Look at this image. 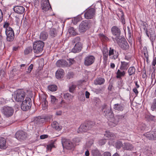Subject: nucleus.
Segmentation results:
<instances>
[{"mask_svg": "<svg viewBox=\"0 0 156 156\" xmlns=\"http://www.w3.org/2000/svg\"><path fill=\"white\" fill-rule=\"evenodd\" d=\"M101 111L103 112V115L108 119H112L114 117V114L112 111L111 107L107 105L104 104L101 106Z\"/></svg>", "mask_w": 156, "mask_h": 156, "instance_id": "1", "label": "nucleus"}, {"mask_svg": "<svg viewBox=\"0 0 156 156\" xmlns=\"http://www.w3.org/2000/svg\"><path fill=\"white\" fill-rule=\"evenodd\" d=\"M115 39L117 43L122 49L126 50L129 48V46L125 38H122L121 37H117Z\"/></svg>", "mask_w": 156, "mask_h": 156, "instance_id": "2", "label": "nucleus"}, {"mask_svg": "<svg viewBox=\"0 0 156 156\" xmlns=\"http://www.w3.org/2000/svg\"><path fill=\"white\" fill-rule=\"evenodd\" d=\"M25 96V92L23 90H19L15 93L14 98L16 101L21 102L24 100Z\"/></svg>", "mask_w": 156, "mask_h": 156, "instance_id": "3", "label": "nucleus"}, {"mask_svg": "<svg viewBox=\"0 0 156 156\" xmlns=\"http://www.w3.org/2000/svg\"><path fill=\"white\" fill-rule=\"evenodd\" d=\"M91 26L90 20L83 21L80 24L79 31L80 33H84Z\"/></svg>", "mask_w": 156, "mask_h": 156, "instance_id": "4", "label": "nucleus"}, {"mask_svg": "<svg viewBox=\"0 0 156 156\" xmlns=\"http://www.w3.org/2000/svg\"><path fill=\"white\" fill-rule=\"evenodd\" d=\"M44 44L41 41H35L33 44V49L34 51L36 53H39L41 52L43 49Z\"/></svg>", "mask_w": 156, "mask_h": 156, "instance_id": "5", "label": "nucleus"}, {"mask_svg": "<svg viewBox=\"0 0 156 156\" xmlns=\"http://www.w3.org/2000/svg\"><path fill=\"white\" fill-rule=\"evenodd\" d=\"M94 124V123L91 122H87L82 124L79 128V131L81 132H87L92 128Z\"/></svg>", "mask_w": 156, "mask_h": 156, "instance_id": "6", "label": "nucleus"}, {"mask_svg": "<svg viewBox=\"0 0 156 156\" xmlns=\"http://www.w3.org/2000/svg\"><path fill=\"white\" fill-rule=\"evenodd\" d=\"M125 116V114L117 115L115 117H113L111 119V121L108 123V124L111 127L115 126L120 120L124 118Z\"/></svg>", "mask_w": 156, "mask_h": 156, "instance_id": "7", "label": "nucleus"}, {"mask_svg": "<svg viewBox=\"0 0 156 156\" xmlns=\"http://www.w3.org/2000/svg\"><path fill=\"white\" fill-rule=\"evenodd\" d=\"M31 106V100L29 98L26 97L24 101H22L21 108L22 110L26 111L30 109Z\"/></svg>", "mask_w": 156, "mask_h": 156, "instance_id": "8", "label": "nucleus"}, {"mask_svg": "<svg viewBox=\"0 0 156 156\" xmlns=\"http://www.w3.org/2000/svg\"><path fill=\"white\" fill-rule=\"evenodd\" d=\"M41 7L44 12H46L49 10L50 9H51L49 0H41Z\"/></svg>", "mask_w": 156, "mask_h": 156, "instance_id": "9", "label": "nucleus"}, {"mask_svg": "<svg viewBox=\"0 0 156 156\" xmlns=\"http://www.w3.org/2000/svg\"><path fill=\"white\" fill-rule=\"evenodd\" d=\"M14 110L11 107H4L2 109L3 114L6 117L11 116L13 114Z\"/></svg>", "mask_w": 156, "mask_h": 156, "instance_id": "10", "label": "nucleus"}, {"mask_svg": "<svg viewBox=\"0 0 156 156\" xmlns=\"http://www.w3.org/2000/svg\"><path fill=\"white\" fill-rule=\"evenodd\" d=\"M95 9L94 8H90L86 10L84 13V17L87 19H91L94 16Z\"/></svg>", "mask_w": 156, "mask_h": 156, "instance_id": "11", "label": "nucleus"}, {"mask_svg": "<svg viewBox=\"0 0 156 156\" xmlns=\"http://www.w3.org/2000/svg\"><path fill=\"white\" fill-rule=\"evenodd\" d=\"M7 40L8 41H12L14 38V33L12 28H8L5 30Z\"/></svg>", "mask_w": 156, "mask_h": 156, "instance_id": "12", "label": "nucleus"}, {"mask_svg": "<svg viewBox=\"0 0 156 156\" xmlns=\"http://www.w3.org/2000/svg\"><path fill=\"white\" fill-rule=\"evenodd\" d=\"M62 143L63 146L67 149H72L75 146L74 144L72 142L69 140L66 139H63Z\"/></svg>", "mask_w": 156, "mask_h": 156, "instance_id": "13", "label": "nucleus"}, {"mask_svg": "<svg viewBox=\"0 0 156 156\" xmlns=\"http://www.w3.org/2000/svg\"><path fill=\"white\" fill-rule=\"evenodd\" d=\"M108 55L109 56L113 55L111 57V58L115 59L117 58L119 56V51L117 50L114 49L113 48H110L109 51Z\"/></svg>", "mask_w": 156, "mask_h": 156, "instance_id": "14", "label": "nucleus"}, {"mask_svg": "<svg viewBox=\"0 0 156 156\" xmlns=\"http://www.w3.org/2000/svg\"><path fill=\"white\" fill-rule=\"evenodd\" d=\"M94 60L95 58L93 56H88L84 59V64L85 66H90L94 62Z\"/></svg>", "mask_w": 156, "mask_h": 156, "instance_id": "15", "label": "nucleus"}, {"mask_svg": "<svg viewBox=\"0 0 156 156\" xmlns=\"http://www.w3.org/2000/svg\"><path fill=\"white\" fill-rule=\"evenodd\" d=\"M16 138L20 140L24 139L27 137L25 133L23 131H17L16 134Z\"/></svg>", "mask_w": 156, "mask_h": 156, "instance_id": "16", "label": "nucleus"}, {"mask_svg": "<svg viewBox=\"0 0 156 156\" xmlns=\"http://www.w3.org/2000/svg\"><path fill=\"white\" fill-rule=\"evenodd\" d=\"M82 48V44L80 42H77L72 50V52L74 53L80 51Z\"/></svg>", "mask_w": 156, "mask_h": 156, "instance_id": "17", "label": "nucleus"}, {"mask_svg": "<svg viewBox=\"0 0 156 156\" xmlns=\"http://www.w3.org/2000/svg\"><path fill=\"white\" fill-rule=\"evenodd\" d=\"M113 108L118 111L122 112L124 109L125 105L122 103L116 104L114 105Z\"/></svg>", "mask_w": 156, "mask_h": 156, "instance_id": "18", "label": "nucleus"}, {"mask_svg": "<svg viewBox=\"0 0 156 156\" xmlns=\"http://www.w3.org/2000/svg\"><path fill=\"white\" fill-rule=\"evenodd\" d=\"M13 9L16 13L20 14L23 13L25 11L24 7L20 5L14 6Z\"/></svg>", "mask_w": 156, "mask_h": 156, "instance_id": "19", "label": "nucleus"}, {"mask_svg": "<svg viewBox=\"0 0 156 156\" xmlns=\"http://www.w3.org/2000/svg\"><path fill=\"white\" fill-rule=\"evenodd\" d=\"M67 62L65 60L61 59L58 60L56 63V66L58 67H63L66 66Z\"/></svg>", "mask_w": 156, "mask_h": 156, "instance_id": "20", "label": "nucleus"}, {"mask_svg": "<svg viewBox=\"0 0 156 156\" xmlns=\"http://www.w3.org/2000/svg\"><path fill=\"white\" fill-rule=\"evenodd\" d=\"M111 31L113 35L120 37L119 35L121 34V30L118 27L116 26L113 27L111 28Z\"/></svg>", "mask_w": 156, "mask_h": 156, "instance_id": "21", "label": "nucleus"}, {"mask_svg": "<svg viewBox=\"0 0 156 156\" xmlns=\"http://www.w3.org/2000/svg\"><path fill=\"white\" fill-rule=\"evenodd\" d=\"M64 74L63 70L62 69H59L56 72L55 76L57 79H60L63 77Z\"/></svg>", "mask_w": 156, "mask_h": 156, "instance_id": "22", "label": "nucleus"}, {"mask_svg": "<svg viewBox=\"0 0 156 156\" xmlns=\"http://www.w3.org/2000/svg\"><path fill=\"white\" fill-rule=\"evenodd\" d=\"M105 140H113L115 138V136L113 133L109 132H106L105 134Z\"/></svg>", "mask_w": 156, "mask_h": 156, "instance_id": "23", "label": "nucleus"}, {"mask_svg": "<svg viewBox=\"0 0 156 156\" xmlns=\"http://www.w3.org/2000/svg\"><path fill=\"white\" fill-rule=\"evenodd\" d=\"M40 99L42 101V105L43 106V108L45 109L47 106H48V102L46 101V96L44 95H42Z\"/></svg>", "mask_w": 156, "mask_h": 156, "instance_id": "24", "label": "nucleus"}, {"mask_svg": "<svg viewBox=\"0 0 156 156\" xmlns=\"http://www.w3.org/2000/svg\"><path fill=\"white\" fill-rule=\"evenodd\" d=\"M5 139L2 137H0V148L2 149H5L7 147L6 144Z\"/></svg>", "mask_w": 156, "mask_h": 156, "instance_id": "25", "label": "nucleus"}, {"mask_svg": "<svg viewBox=\"0 0 156 156\" xmlns=\"http://www.w3.org/2000/svg\"><path fill=\"white\" fill-rule=\"evenodd\" d=\"M122 148L125 150H132L133 148V147L129 143H125L123 144Z\"/></svg>", "mask_w": 156, "mask_h": 156, "instance_id": "26", "label": "nucleus"}, {"mask_svg": "<svg viewBox=\"0 0 156 156\" xmlns=\"http://www.w3.org/2000/svg\"><path fill=\"white\" fill-rule=\"evenodd\" d=\"M126 71L118 69L116 73V77L117 78H120L122 77L125 76L126 73Z\"/></svg>", "mask_w": 156, "mask_h": 156, "instance_id": "27", "label": "nucleus"}, {"mask_svg": "<svg viewBox=\"0 0 156 156\" xmlns=\"http://www.w3.org/2000/svg\"><path fill=\"white\" fill-rule=\"evenodd\" d=\"M48 37V33L45 31H43L40 33L39 38L40 40L45 41L47 39Z\"/></svg>", "mask_w": 156, "mask_h": 156, "instance_id": "28", "label": "nucleus"}, {"mask_svg": "<svg viewBox=\"0 0 156 156\" xmlns=\"http://www.w3.org/2000/svg\"><path fill=\"white\" fill-rule=\"evenodd\" d=\"M105 81L104 78L99 77L96 78L94 81V84L96 85H101L103 84Z\"/></svg>", "mask_w": 156, "mask_h": 156, "instance_id": "29", "label": "nucleus"}, {"mask_svg": "<svg viewBox=\"0 0 156 156\" xmlns=\"http://www.w3.org/2000/svg\"><path fill=\"white\" fill-rule=\"evenodd\" d=\"M51 125L53 128L58 131L61 130L62 128V126L56 121L54 122Z\"/></svg>", "mask_w": 156, "mask_h": 156, "instance_id": "30", "label": "nucleus"}, {"mask_svg": "<svg viewBox=\"0 0 156 156\" xmlns=\"http://www.w3.org/2000/svg\"><path fill=\"white\" fill-rule=\"evenodd\" d=\"M45 119H44L41 118V116H39L35 119L34 122L35 124L39 125L43 123Z\"/></svg>", "mask_w": 156, "mask_h": 156, "instance_id": "31", "label": "nucleus"}, {"mask_svg": "<svg viewBox=\"0 0 156 156\" xmlns=\"http://www.w3.org/2000/svg\"><path fill=\"white\" fill-rule=\"evenodd\" d=\"M128 63L125 62H121L120 69L121 70L126 71L128 67Z\"/></svg>", "mask_w": 156, "mask_h": 156, "instance_id": "32", "label": "nucleus"}, {"mask_svg": "<svg viewBox=\"0 0 156 156\" xmlns=\"http://www.w3.org/2000/svg\"><path fill=\"white\" fill-rule=\"evenodd\" d=\"M64 97L66 100L70 101L73 99V96L69 93H66L64 94Z\"/></svg>", "mask_w": 156, "mask_h": 156, "instance_id": "33", "label": "nucleus"}, {"mask_svg": "<svg viewBox=\"0 0 156 156\" xmlns=\"http://www.w3.org/2000/svg\"><path fill=\"white\" fill-rule=\"evenodd\" d=\"M50 36L52 37H55L57 35V31L55 29L51 28L49 32Z\"/></svg>", "mask_w": 156, "mask_h": 156, "instance_id": "34", "label": "nucleus"}, {"mask_svg": "<svg viewBox=\"0 0 156 156\" xmlns=\"http://www.w3.org/2000/svg\"><path fill=\"white\" fill-rule=\"evenodd\" d=\"M154 69V71L152 73L151 79H152V84L153 83V85L155 84L156 82V79L155 78V72L154 67H153Z\"/></svg>", "mask_w": 156, "mask_h": 156, "instance_id": "35", "label": "nucleus"}, {"mask_svg": "<svg viewBox=\"0 0 156 156\" xmlns=\"http://www.w3.org/2000/svg\"><path fill=\"white\" fill-rule=\"evenodd\" d=\"M91 153L93 156H101V154L97 149L92 150Z\"/></svg>", "mask_w": 156, "mask_h": 156, "instance_id": "36", "label": "nucleus"}, {"mask_svg": "<svg viewBox=\"0 0 156 156\" xmlns=\"http://www.w3.org/2000/svg\"><path fill=\"white\" fill-rule=\"evenodd\" d=\"M48 89L51 91H55L57 89V87L55 85H49L48 87Z\"/></svg>", "mask_w": 156, "mask_h": 156, "instance_id": "37", "label": "nucleus"}, {"mask_svg": "<svg viewBox=\"0 0 156 156\" xmlns=\"http://www.w3.org/2000/svg\"><path fill=\"white\" fill-rule=\"evenodd\" d=\"M135 69L134 67H130L128 70V72L129 75L130 76L134 74H135Z\"/></svg>", "mask_w": 156, "mask_h": 156, "instance_id": "38", "label": "nucleus"}, {"mask_svg": "<svg viewBox=\"0 0 156 156\" xmlns=\"http://www.w3.org/2000/svg\"><path fill=\"white\" fill-rule=\"evenodd\" d=\"M144 136L149 140H152L154 138V136L150 132H147L144 134Z\"/></svg>", "mask_w": 156, "mask_h": 156, "instance_id": "39", "label": "nucleus"}, {"mask_svg": "<svg viewBox=\"0 0 156 156\" xmlns=\"http://www.w3.org/2000/svg\"><path fill=\"white\" fill-rule=\"evenodd\" d=\"M146 125L143 123L140 124L138 127V129L140 131L144 130L146 128Z\"/></svg>", "mask_w": 156, "mask_h": 156, "instance_id": "40", "label": "nucleus"}, {"mask_svg": "<svg viewBox=\"0 0 156 156\" xmlns=\"http://www.w3.org/2000/svg\"><path fill=\"white\" fill-rule=\"evenodd\" d=\"M32 51V48L31 47L27 48L24 51V53L25 55H27Z\"/></svg>", "mask_w": 156, "mask_h": 156, "instance_id": "41", "label": "nucleus"}, {"mask_svg": "<svg viewBox=\"0 0 156 156\" xmlns=\"http://www.w3.org/2000/svg\"><path fill=\"white\" fill-rule=\"evenodd\" d=\"M51 101L53 104H56L58 102V99H57L54 96L51 95Z\"/></svg>", "mask_w": 156, "mask_h": 156, "instance_id": "42", "label": "nucleus"}, {"mask_svg": "<svg viewBox=\"0 0 156 156\" xmlns=\"http://www.w3.org/2000/svg\"><path fill=\"white\" fill-rule=\"evenodd\" d=\"M151 108V109L153 111H155L156 110V100L155 99H154V101L152 103Z\"/></svg>", "mask_w": 156, "mask_h": 156, "instance_id": "43", "label": "nucleus"}, {"mask_svg": "<svg viewBox=\"0 0 156 156\" xmlns=\"http://www.w3.org/2000/svg\"><path fill=\"white\" fill-rule=\"evenodd\" d=\"M69 32L70 34L74 35H76V32L73 27H70L69 29Z\"/></svg>", "mask_w": 156, "mask_h": 156, "instance_id": "44", "label": "nucleus"}, {"mask_svg": "<svg viewBox=\"0 0 156 156\" xmlns=\"http://www.w3.org/2000/svg\"><path fill=\"white\" fill-rule=\"evenodd\" d=\"M123 144L122 142L120 141H118L117 142L116 146L117 148L119 149L122 146H123Z\"/></svg>", "mask_w": 156, "mask_h": 156, "instance_id": "45", "label": "nucleus"}, {"mask_svg": "<svg viewBox=\"0 0 156 156\" xmlns=\"http://www.w3.org/2000/svg\"><path fill=\"white\" fill-rule=\"evenodd\" d=\"M33 65L32 64H31L29 67L28 69V70L26 71V73H30L31 72L32 70L33 69Z\"/></svg>", "mask_w": 156, "mask_h": 156, "instance_id": "46", "label": "nucleus"}, {"mask_svg": "<svg viewBox=\"0 0 156 156\" xmlns=\"http://www.w3.org/2000/svg\"><path fill=\"white\" fill-rule=\"evenodd\" d=\"M99 35L101 39L103 41H107L108 40V38L103 34H100Z\"/></svg>", "mask_w": 156, "mask_h": 156, "instance_id": "47", "label": "nucleus"}, {"mask_svg": "<svg viewBox=\"0 0 156 156\" xmlns=\"http://www.w3.org/2000/svg\"><path fill=\"white\" fill-rule=\"evenodd\" d=\"M76 87V85H72L70 87H69V90L70 92L73 93Z\"/></svg>", "mask_w": 156, "mask_h": 156, "instance_id": "48", "label": "nucleus"}, {"mask_svg": "<svg viewBox=\"0 0 156 156\" xmlns=\"http://www.w3.org/2000/svg\"><path fill=\"white\" fill-rule=\"evenodd\" d=\"M80 38L79 37H77L73 40L72 42L74 43H77V42H80Z\"/></svg>", "mask_w": 156, "mask_h": 156, "instance_id": "49", "label": "nucleus"}, {"mask_svg": "<svg viewBox=\"0 0 156 156\" xmlns=\"http://www.w3.org/2000/svg\"><path fill=\"white\" fill-rule=\"evenodd\" d=\"M108 54L107 53H104L103 58L104 62L106 63L107 61L108 60Z\"/></svg>", "mask_w": 156, "mask_h": 156, "instance_id": "50", "label": "nucleus"}, {"mask_svg": "<svg viewBox=\"0 0 156 156\" xmlns=\"http://www.w3.org/2000/svg\"><path fill=\"white\" fill-rule=\"evenodd\" d=\"M9 24L7 23H5L3 26L4 28L5 29V30L9 28H12L9 27Z\"/></svg>", "mask_w": 156, "mask_h": 156, "instance_id": "51", "label": "nucleus"}, {"mask_svg": "<svg viewBox=\"0 0 156 156\" xmlns=\"http://www.w3.org/2000/svg\"><path fill=\"white\" fill-rule=\"evenodd\" d=\"M48 136V135H41L40 136V138L41 139H44L47 138Z\"/></svg>", "mask_w": 156, "mask_h": 156, "instance_id": "52", "label": "nucleus"}, {"mask_svg": "<svg viewBox=\"0 0 156 156\" xmlns=\"http://www.w3.org/2000/svg\"><path fill=\"white\" fill-rule=\"evenodd\" d=\"M128 28V34L129 38L131 36V32L129 27H127Z\"/></svg>", "mask_w": 156, "mask_h": 156, "instance_id": "53", "label": "nucleus"}, {"mask_svg": "<svg viewBox=\"0 0 156 156\" xmlns=\"http://www.w3.org/2000/svg\"><path fill=\"white\" fill-rule=\"evenodd\" d=\"M103 156H111V154L110 152H106L104 153Z\"/></svg>", "mask_w": 156, "mask_h": 156, "instance_id": "54", "label": "nucleus"}, {"mask_svg": "<svg viewBox=\"0 0 156 156\" xmlns=\"http://www.w3.org/2000/svg\"><path fill=\"white\" fill-rule=\"evenodd\" d=\"M3 19V14L2 12L1 9H0V22H1Z\"/></svg>", "mask_w": 156, "mask_h": 156, "instance_id": "55", "label": "nucleus"}, {"mask_svg": "<svg viewBox=\"0 0 156 156\" xmlns=\"http://www.w3.org/2000/svg\"><path fill=\"white\" fill-rule=\"evenodd\" d=\"M144 55L147 61H148V55L147 52H145L144 53Z\"/></svg>", "mask_w": 156, "mask_h": 156, "instance_id": "56", "label": "nucleus"}, {"mask_svg": "<svg viewBox=\"0 0 156 156\" xmlns=\"http://www.w3.org/2000/svg\"><path fill=\"white\" fill-rule=\"evenodd\" d=\"M70 65L73 64L74 62V60L73 59H69V60Z\"/></svg>", "mask_w": 156, "mask_h": 156, "instance_id": "57", "label": "nucleus"}, {"mask_svg": "<svg viewBox=\"0 0 156 156\" xmlns=\"http://www.w3.org/2000/svg\"><path fill=\"white\" fill-rule=\"evenodd\" d=\"M90 94L87 91H86L85 92V96L86 98H89Z\"/></svg>", "mask_w": 156, "mask_h": 156, "instance_id": "58", "label": "nucleus"}, {"mask_svg": "<svg viewBox=\"0 0 156 156\" xmlns=\"http://www.w3.org/2000/svg\"><path fill=\"white\" fill-rule=\"evenodd\" d=\"M122 16H121V20H122V23L123 24H124L125 23V21L124 18H123V15L122 14L123 12H122Z\"/></svg>", "mask_w": 156, "mask_h": 156, "instance_id": "59", "label": "nucleus"}, {"mask_svg": "<svg viewBox=\"0 0 156 156\" xmlns=\"http://www.w3.org/2000/svg\"><path fill=\"white\" fill-rule=\"evenodd\" d=\"M133 91L135 93L136 95H137L138 92L136 88H134L133 90Z\"/></svg>", "mask_w": 156, "mask_h": 156, "instance_id": "60", "label": "nucleus"}, {"mask_svg": "<svg viewBox=\"0 0 156 156\" xmlns=\"http://www.w3.org/2000/svg\"><path fill=\"white\" fill-rule=\"evenodd\" d=\"M156 64V57L154 58L152 64L154 66H155Z\"/></svg>", "mask_w": 156, "mask_h": 156, "instance_id": "61", "label": "nucleus"}, {"mask_svg": "<svg viewBox=\"0 0 156 156\" xmlns=\"http://www.w3.org/2000/svg\"><path fill=\"white\" fill-rule=\"evenodd\" d=\"M115 65L114 63H111L110 64V67L112 69H114L115 67Z\"/></svg>", "mask_w": 156, "mask_h": 156, "instance_id": "62", "label": "nucleus"}, {"mask_svg": "<svg viewBox=\"0 0 156 156\" xmlns=\"http://www.w3.org/2000/svg\"><path fill=\"white\" fill-rule=\"evenodd\" d=\"M89 152L88 150H87L85 152V154L86 156H89Z\"/></svg>", "mask_w": 156, "mask_h": 156, "instance_id": "63", "label": "nucleus"}, {"mask_svg": "<svg viewBox=\"0 0 156 156\" xmlns=\"http://www.w3.org/2000/svg\"><path fill=\"white\" fill-rule=\"evenodd\" d=\"M19 48V47H14L13 48V50L14 51H16Z\"/></svg>", "mask_w": 156, "mask_h": 156, "instance_id": "64", "label": "nucleus"}]
</instances>
